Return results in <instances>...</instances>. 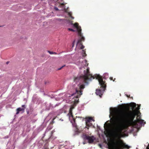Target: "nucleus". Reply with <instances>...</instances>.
<instances>
[{
  "label": "nucleus",
  "instance_id": "nucleus-1",
  "mask_svg": "<svg viewBox=\"0 0 149 149\" xmlns=\"http://www.w3.org/2000/svg\"><path fill=\"white\" fill-rule=\"evenodd\" d=\"M112 113L114 116L112 120L111 127L113 135L115 138H121L123 134L126 132V130L123 131L124 128L123 122L126 119L130 125L133 123L136 124L140 122V119L136 118V120H134L137 114L134 111H130L127 113L118 109L113 110Z\"/></svg>",
  "mask_w": 149,
  "mask_h": 149
},
{
  "label": "nucleus",
  "instance_id": "nucleus-2",
  "mask_svg": "<svg viewBox=\"0 0 149 149\" xmlns=\"http://www.w3.org/2000/svg\"><path fill=\"white\" fill-rule=\"evenodd\" d=\"M112 136L114 139L112 142L109 145V149H129L130 147L126 144L123 141L120 139V138H115L113 135L111 127Z\"/></svg>",
  "mask_w": 149,
  "mask_h": 149
},
{
  "label": "nucleus",
  "instance_id": "nucleus-3",
  "mask_svg": "<svg viewBox=\"0 0 149 149\" xmlns=\"http://www.w3.org/2000/svg\"><path fill=\"white\" fill-rule=\"evenodd\" d=\"M84 74L74 78V81L77 82L79 81H83L86 84H88L89 81H91L92 79H94L95 77L90 74L89 69L87 68L86 70L84 71Z\"/></svg>",
  "mask_w": 149,
  "mask_h": 149
},
{
  "label": "nucleus",
  "instance_id": "nucleus-4",
  "mask_svg": "<svg viewBox=\"0 0 149 149\" xmlns=\"http://www.w3.org/2000/svg\"><path fill=\"white\" fill-rule=\"evenodd\" d=\"M96 79H97L101 86L100 89H96V94L101 97L102 95L103 91L105 90L106 85L105 82L103 81L102 78L99 75H97L96 77Z\"/></svg>",
  "mask_w": 149,
  "mask_h": 149
},
{
  "label": "nucleus",
  "instance_id": "nucleus-5",
  "mask_svg": "<svg viewBox=\"0 0 149 149\" xmlns=\"http://www.w3.org/2000/svg\"><path fill=\"white\" fill-rule=\"evenodd\" d=\"M85 85L84 84H82L79 86V88L76 89V93L75 95H77L75 96L76 97L78 98L80 96L82 93V90L85 88Z\"/></svg>",
  "mask_w": 149,
  "mask_h": 149
},
{
  "label": "nucleus",
  "instance_id": "nucleus-6",
  "mask_svg": "<svg viewBox=\"0 0 149 149\" xmlns=\"http://www.w3.org/2000/svg\"><path fill=\"white\" fill-rule=\"evenodd\" d=\"M79 40L77 42V45L79 44V45L81 46L80 47L81 49H84V46L83 45L82 43L81 42V41H84L85 40L83 36V35L81 36H79Z\"/></svg>",
  "mask_w": 149,
  "mask_h": 149
},
{
  "label": "nucleus",
  "instance_id": "nucleus-7",
  "mask_svg": "<svg viewBox=\"0 0 149 149\" xmlns=\"http://www.w3.org/2000/svg\"><path fill=\"white\" fill-rule=\"evenodd\" d=\"M73 26L74 27L76 28L78 31L79 36H82L83 35L81 33V27L79 26V24L78 23H75L74 24Z\"/></svg>",
  "mask_w": 149,
  "mask_h": 149
},
{
  "label": "nucleus",
  "instance_id": "nucleus-8",
  "mask_svg": "<svg viewBox=\"0 0 149 149\" xmlns=\"http://www.w3.org/2000/svg\"><path fill=\"white\" fill-rule=\"evenodd\" d=\"M84 139L88 140L90 143H91L93 142L95 138L93 136H90L87 135H85L84 136Z\"/></svg>",
  "mask_w": 149,
  "mask_h": 149
},
{
  "label": "nucleus",
  "instance_id": "nucleus-9",
  "mask_svg": "<svg viewBox=\"0 0 149 149\" xmlns=\"http://www.w3.org/2000/svg\"><path fill=\"white\" fill-rule=\"evenodd\" d=\"M22 108L19 107L17 109L16 111L17 112L16 114L17 115L19 113V112L20 111H22L23 112L24 111L25 109V105H23L22 106Z\"/></svg>",
  "mask_w": 149,
  "mask_h": 149
},
{
  "label": "nucleus",
  "instance_id": "nucleus-10",
  "mask_svg": "<svg viewBox=\"0 0 149 149\" xmlns=\"http://www.w3.org/2000/svg\"><path fill=\"white\" fill-rule=\"evenodd\" d=\"M92 121H95V120L91 117H89L86 118V123L92 122Z\"/></svg>",
  "mask_w": 149,
  "mask_h": 149
},
{
  "label": "nucleus",
  "instance_id": "nucleus-11",
  "mask_svg": "<svg viewBox=\"0 0 149 149\" xmlns=\"http://www.w3.org/2000/svg\"><path fill=\"white\" fill-rule=\"evenodd\" d=\"M82 56L83 57H85L87 55L86 53V51H85V50H82Z\"/></svg>",
  "mask_w": 149,
  "mask_h": 149
},
{
  "label": "nucleus",
  "instance_id": "nucleus-12",
  "mask_svg": "<svg viewBox=\"0 0 149 149\" xmlns=\"http://www.w3.org/2000/svg\"><path fill=\"white\" fill-rule=\"evenodd\" d=\"M86 126L88 127L91 126L93 125L92 123L91 122H90L89 123H86Z\"/></svg>",
  "mask_w": 149,
  "mask_h": 149
},
{
  "label": "nucleus",
  "instance_id": "nucleus-13",
  "mask_svg": "<svg viewBox=\"0 0 149 149\" xmlns=\"http://www.w3.org/2000/svg\"><path fill=\"white\" fill-rule=\"evenodd\" d=\"M132 110L134 109L136 107V105L135 103H133L132 106Z\"/></svg>",
  "mask_w": 149,
  "mask_h": 149
},
{
  "label": "nucleus",
  "instance_id": "nucleus-14",
  "mask_svg": "<svg viewBox=\"0 0 149 149\" xmlns=\"http://www.w3.org/2000/svg\"><path fill=\"white\" fill-rule=\"evenodd\" d=\"M109 79H110V80H113V81H115V80L116 79L115 78H114V79H113L112 77H110L109 78Z\"/></svg>",
  "mask_w": 149,
  "mask_h": 149
},
{
  "label": "nucleus",
  "instance_id": "nucleus-15",
  "mask_svg": "<svg viewBox=\"0 0 149 149\" xmlns=\"http://www.w3.org/2000/svg\"><path fill=\"white\" fill-rule=\"evenodd\" d=\"M68 30H69V31H73V32H74L75 31V30H74V29H71V28H68Z\"/></svg>",
  "mask_w": 149,
  "mask_h": 149
},
{
  "label": "nucleus",
  "instance_id": "nucleus-16",
  "mask_svg": "<svg viewBox=\"0 0 149 149\" xmlns=\"http://www.w3.org/2000/svg\"><path fill=\"white\" fill-rule=\"evenodd\" d=\"M57 117H55V118H54L53 119H52V122L51 123V124H53L54 123V120L55 119V118H56Z\"/></svg>",
  "mask_w": 149,
  "mask_h": 149
},
{
  "label": "nucleus",
  "instance_id": "nucleus-17",
  "mask_svg": "<svg viewBox=\"0 0 149 149\" xmlns=\"http://www.w3.org/2000/svg\"><path fill=\"white\" fill-rule=\"evenodd\" d=\"M65 66V65H64L63 66H62L61 68H58V69H57V70H61V69H62L63 67H64V66Z\"/></svg>",
  "mask_w": 149,
  "mask_h": 149
},
{
  "label": "nucleus",
  "instance_id": "nucleus-18",
  "mask_svg": "<svg viewBox=\"0 0 149 149\" xmlns=\"http://www.w3.org/2000/svg\"><path fill=\"white\" fill-rule=\"evenodd\" d=\"M144 120H142L140 119V122H139L141 124H142L144 122Z\"/></svg>",
  "mask_w": 149,
  "mask_h": 149
},
{
  "label": "nucleus",
  "instance_id": "nucleus-19",
  "mask_svg": "<svg viewBox=\"0 0 149 149\" xmlns=\"http://www.w3.org/2000/svg\"><path fill=\"white\" fill-rule=\"evenodd\" d=\"M68 14L69 16H70L72 19H73L74 18L73 17L71 16V13H69Z\"/></svg>",
  "mask_w": 149,
  "mask_h": 149
},
{
  "label": "nucleus",
  "instance_id": "nucleus-20",
  "mask_svg": "<svg viewBox=\"0 0 149 149\" xmlns=\"http://www.w3.org/2000/svg\"><path fill=\"white\" fill-rule=\"evenodd\" d=\"M48 52L50 54H53V52H51L50 51H48Z\"/></svg>",
  "mask_w": 149,
  "mask_h": 149
},
{
  "label": "nucleus",
  "instance_id": "nucleus-21",
  "mask_svg": "<svg viewBox=\"0 0 149 149\" xmlns=\"http://www.w3.org/2000/svg\"><path fill=\"white\" fill-rule=\"evenodd\" d=\"M72 47H73L74 46V41H73V42L72 43Z\"/></svg>",
  "mask_w": 149,
  "mask_h": 149
},
{
  "label": "nucleus",
  "instance_id": "nucleus-22",
  "mask_svg": "<svg viewBox=\"0 0 149 149\" xmlns=\"http://www.w3.org/2000/svg\"><path fill=\"white\" fill-rule=\"evenodd\" d=\"M55 9L56 10H58V9L57 8V7H55Z\"/></svg>",
  "mask_w": 149,
  "mask_h": 149
},
{
  "label": "nucleus",
  "instance_id": "nucleus-23",
  "mask_svg": "<svg viewBox=\"0 0 149 149\" xmlns=\"http://www.w3.org/2000/svg\"><path fill=\"white\" fill-rule=\"evenodd\" d=\"M146 149H149V144H148V146L146 147Z\"/></svg>",
  "mask_w": 149,
  "mask_h": 149
},
{
  "label": "nucleus",
  "instance_id": "nucleus-24",
  "mask_svg": "<svg viewBox=\"0 0 149 149\" xmlns=\"http://www.w3.org/2000/svg\"><path fill=\"white\" fill-rule=\"evenodd\" d=\"M61 6H63L64 5V4L63 3H61Z\"/></svg>",
  "mask_w": 149,
  "mask_h": 149
},
{
  "label": "nucleus",
  "instance_id": "nucleus-25",
  "mask_svg": "<svg viewBox=\"0 0 149 149\" xmlns=\"http://www.w3.org/2000/svg\"><path fill=\"white\" fill-rule=\"evenodd\" d=\"M126 96L127 97H130V95H127Z\"/></svg>",
  "mask_w": 149,
  "mask_h": 149
},
{
  "label": "nucleus",
  "instance_id": "nucleus-26",
  "mask_svg": "<svg viewBox=\"0 0 149 149\" xmlns=\"http://www.w3.org/2000/svg\"><path fill=\"white\" fill-rule=\"evenodd\" d=\"M9 63V62L8 61V62H7L6 63V64H8Z\"/></svg>",
  "mask_w": 149,
  "mask_h": 149
},
{
  "label": "nucleus",
  "instance_id": "nucleus-27",
  "mask_svg": "<svg viewBox=\"0 0 149 149\" xmlns=\"http://www.w3.org/2000/svg\"><path fill=\"white\" fill-rule=\"evenodd\" d=\"M53 54H57V53L56 52H53Z\"/></svg>",
  "mask_w": 149,
  "mask_h": 149
},
{
  "label": "nucleus",
  "instance_id": "nucleus-28",
  "mask_svg": "<svg viewBox=\"0 0 149 149\" xmlns=\"http://www.w3.org/2000/svg\"><path fill=\"white\" fill-rule=\"evenodd\" d=\"M86 127L88 129H89V127Z\"/></svg>",
  "mask_w": 149,
  "mask_h": 149
},
{
  "label": "nucleus",
  "instance_id": "nucleus-29",
  "mask_svg": "<svg viewBox=\"0 0 149 149\" xmlns=\"http://www.w3.org/2000/svg\"><path fill=\"white\" fill-rule=\"evenodd\" d=\"M74 122H75V119H74Z\"/></svg>",
  "mask_w": 149,
  "mask_h": 149
},
{
  "label": "nucleus",
  "instance_id": "nucleus-30",
  "mask_svg": "<svg viewBox=\"0 0 149 149\" xmlns=\"http://www.w3.org/2000/svg\"><path fill=\"white\" fill-rule=\"evenodd\" d=\"M53 133V131H52V134Z\"/></svg>",
  "mask_w": 149,
  "mask_h": 149
},
{
  "label": "nucleus",
  "instance_id": "nucleus-31",
  "mask_svg": "<svg viewBox=\"0 0 149 149\" xmlns=\"http://www.w3.org/2000/svg\"><path fill=\"white\" fill-rule=\"evenodd\" d=\"M139 109V107H138V109Z\"/></svg>",
  "mask_w": 149,
  "mask_h": 149
}]
</instances>
